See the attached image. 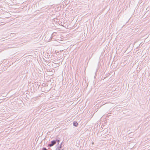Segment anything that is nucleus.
<instances>
[{"label":"nucleus","instance_id":"obj_8","mask_svg":"<svg viewBox=\"0 0 150 150\" xmlns=\"http://www.w3.org/2000/svg\"><path fill=\"white\" fill-rule=\"evenodd\" d=\"M94 144V142H93V143H92V144Z\"/></svg>","mask_w":150,"mask_h":150},{"label":"nucleus","instance_id":"obj_2","mask_svg":"<svg viewBox=\"0 0 150 150\" xmlns=\"http://www.w3.org/2000/svg\"><path fill=\"white\" fill-rule=\"evenodd\" d=\"M73 125L75 127H77L78 125V123L76 121H74L73 123Z\"/></svg>","mask_w":150,"mask_h":150},{"label":"nucleus","instance_id":"obj_9","mask_svg":"<svg viewBox=\"0 0 150 150\" xmlns=\"http://www.w3.org/2000/svg\"><path fill=\"white\" fill-rule=\"evenodd\" d=\"M54 33H53V34H52V35H53Z\"/></svg>","mask_w":150,"mask_h":150},{"label":"nucleus","instance_id":"obj_3","mask_svg":"<svg viewBox=\"0 0 150 150\" xmlns=\"http://www.w3.org/2000/svg\"><path fill=\"white\" fill-rule=\"evenodd\" d=\"M55 141H56V143L57 142L58 143V145L59 144V143L60 142V140L59 139H56V140H55Z\"/></svg>","mask_w":150,"mask_h":150},{"label":"nucleus","instance_id":"obj_7","mask_svg":"<svg viewBox=\"0 0 150 150\" xmlns=\"http://www.w3.org/2000/svg\"><path fill=\"white\" fill-rule=\"evenodd\" d=\"M146 10H147V11H149V10L148 9V8H147L146 9Z\"/></svg>","mask_w":150,"mask_h":150},{"label":"nucleus","instance_id":"obj_10","mask_svg":"<svg viewBox=\"0 0 150 150\" xmlns=\"http://www.w3.org/2000/svg\"><path fill=\"white\" fill-rule=\"evenodd\" d=\"M61 150H63V149H62Z\"/></svg>","mask_w":150,"mask_h":150},{"label":"nucleus","instance_id":"obj_4","mask_svg":"<svg viewBox=\"0 0 150 150\" xmlns=\"http://www.w3.org/2000/svg\"><path fill=\"white\" fill-rule=\"evenodd\" d=\"M42 150H47L45 147H43L42 148Z\"/></svg>","mask_w":150,"mask_h":150},{"label":"nucleus","instance_id":"obj_1","mask_svg":"<svg viewBox=\"0 0 150 150\" xmlns=\"http://www.w3.org/2000/svg\"><path fill=\"white\" fill-rule=\"evenodd\" d=\"M56 141L55 140H53L51 141L50 144H48V146L51 147L53 146L54 145H55L56 144Z\"/></svg>","mask_w":150,"mask_h":150},{"label":"nucleus","instance_id":"obj_6","mask_svg":"<svg viewBox=\"0 0 150 150\" xmlns=\"http://www.w3.org/2000/svg\"><path fill=\"white\" fill-rule=\"evenodd\" d=\"M62 143H61V144H60L59 146V147H60V149H61V148H62Z\"/></svg>","mask_w":150,"mask_h":150},{"label":"nucleus","instance_id":"obj_5","mask_svg":"<svg viewBox=\"0 0 150 150\" xmlns=\"http://www.w3.org/2000/svg\"><path fill=\"white\" fill-rule=\"evenodd\" d=\"M56 150H60V147H57Z\"/></svg>","mask_w":150,"mask_h":150}]
</instances>
